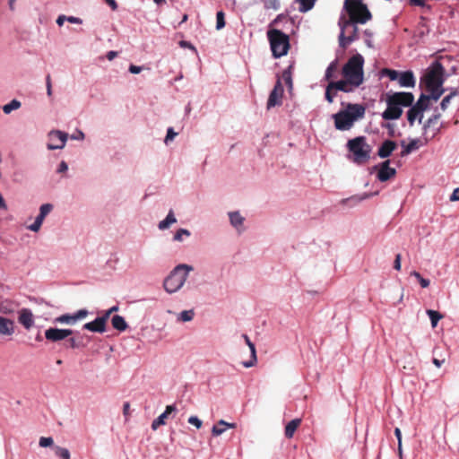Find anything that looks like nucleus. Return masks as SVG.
Instances as JSON below:
<instances>
[{
    "label": "nucleus",
    "mask_w": 459,
    "mask_h": 459,
    "mask_svg": "<svg viewBox=\"0 0 459 459\" xmlns=\"http://www.w3.org/2000/svg\"><path fill=\"white\" fill-rule=\"evenodd\" d=\"M414 101L411 92H389L386 94V109L382 113L385 120H395L402 117L403 108L411 107Z\"/></svg>",
    "instance_id": "nucleus-1"
},
{
    "label": "nucleus",
    "mask_w": 459,
    "mask_h": 459,
    "mask_svg": "<svg viewBox=\"0 0 459 459\" xmlns=\"http://www.w3.org/2000/svg\"><path fill=\"white\" fill-rule=\"evenodd\" d=\"M343 8L348 13L349 18L343 20V28L353 23L365 24L372 20V13L363 0H345Z\"/></svg>",
    "instance_id": "nucleus-2"
},
{
    "label": "nucleus",
    "mask_w": 459,
    "mask_h": 459,
    "mask_svg": "<svg viewBox=\"0 0 459 459\" xmlns=\"http://www.w3.org/2000/svg\"><path fill=\"white\" fill-rule=\"evenodd\" d=\"M365 111L366 108L361 104L348 103L345 109L333 115L335 128L341 131L351 129L355 121L364 117Z\"/></svg>",
    "instance_id": "nucleus-3"
},
{
    "label": "nucleus",
    "mask_w": 459,
    "mask_h": 459,
    "mask_svg": "<svg viewBox=\"0 0 459 459\" xmlns=\"http://www.w3.org/2000/svg\"><path fill=\"white\" fill-rule=\"evenodd\" d=\"M348 158L357 165H364L370 160L371 146L365 136H357L347 142Z\"/></svg>",
    "instance_id": "nucleus-4"
},
{
    "label": "nucleus",
    "mask_w": 459,
    "mask_h": 459,
    "mask_svg": "<svg viewBox=\"0 0 459 459\" xmlns=\"http://www.w3.org/2000/svg\"><path fill=\"white\" fill-rule=\"evenodd\" d=\"M364 58L360 54L352 56L342 69V74L345 79H348L351 85L359 87L363 83Z\"/></svg>",
    "instance_id": "nucleus-5"
},
{
    "label": "nucleus",
    "mask_w": 459,
    "mask_h": 459,
    "mask_svg": "<svg viewBox=\"0 0 459 459\" xmlns=\"http://www.w3.org/2000/svg\"><path fill=\"white\" fill-rule=\"evenodd\" d=\"M273 57L279 58L288 54L290 48V37L278 29H270L267 31Z\"/></svg>",
    "instance_id": "nucleus-6"
},
{
    "label": "nucleus",
    "mask_w": 459,
    "mask_h": 459,
    "mask_svg": "<svg viewBox=\"0 0 459 459\" xmlns=\"http://www.w3.org/2000/svg\"><path fill=\"white\" fill-rule=\"evenodd\" d=\"M191 271H193L191 265L182 264L176 266L164 281L163 286L165 290L169 293L178 291L184 285Z\"/></svg>",
    "instance_id": "nucleus-7"
},
{
    "label": "nucleus",
    "mask_w": 459,
    "mask_h": 459,
    "mask_svg": "<svg viewBox=\"0 0 459 459\" xmlns=\"http://www.w3.org/2000/svg\"><path fill=\"white\" fill-rule=\"evenodd\" d=\"M446 69L439 61H435L426 71L422 81L426 88L441 87L445 82Z\"/></svg>",
    "instance_id": "nucleus-8"
},
{
    "label": "nucleus",
    "mask_w": 459,
    "mask_h": 459,
    "mask_svg": "<svg viewBox=\"0 0 459 459\" xmlns=\"http://www.w3.org/2000/svg\"><path fill=\"white\" fill-rule=\"evenodd\" d=\"M358 23H353L343 28V20H340L339 26L341 27V33L339 36V44L342 48H346L349 44L359 39Z\"/></svg>",
    "instance_id": "nucleus-9"
},
{
    "label": "nucleus",
    "mask_w": 459,
    "mask_h": 459,
    "mask_svg": "<svg viewBox=\"0 0 459 459\" xmlns=\"http://www.w3.org/2000/svg\"><path fill=\"white\" fill-rule=\"evenodd\" d=\"M390 160H385L373 169L377 170V178L381 182H385L396 175V169L390 167Z\"/></svg>",
    "instance_id": "nucleus-10"
},
{
    "label": "nucleus",
    "mask_w": 459,
    "mask_h": 459,
    "mask_svg": "<svg viewBox=\"0 0 459 459\" xmlns=\"http://www.w3.org/2000/svg\"><path fill=\"white\" fill-rule=\"evenodd\" d=\"M283 86L280 80H278L271 91L268 101H267V108H271L275 106H279L281 104V99L283 96Z\"/></svg>",
    "instance_id": "nucleus-11"
},
{
    "label": "nucleus",
    "mask_w": 459,
    "mask_h": 459,
    "mask_svg": "<svg viewBox=\"0 0 459 459\" xmlns=\"http://www.w3.org/2000/svg\"><path fill=\"white\" fill-rule=\"evenodd\" d=\"M50 143L48 144L49 150L62 149L65 145L67 134L61 131H54L49 134Z\"/></svg>",
    "instance_id": "nucleus-12"
},
{
    "label": "nucleus",
    "mask_w": 459,
    "mask_h": 459,
    "mask_svg": "<svg viewBox=\"0 0 459 459\" xmlns=\"http://www.w3.org/2000/svg\"><path fill=\"white\" fill-rule=\"evenodd\" d=\"M73 333L71 329L48 328L45 331V337L51 342H58L65 339Z\"/></svg>",
    "instance_id": "nucleus-13"
},
{
    "label": "nucleus",
    "mask_w": 459,
    "mask_h": 459,
    "mask_svg": "<svg viewBox=\"0 0 459 459\" xmlns=\"http://www.w3.org/2000/svg\"><path fill=\"white\" fill-rule=\"evenodd\" d=\"M397 148V143L393 140H385L377 150V156L381 159H386Z\"/></svg>",
    "instance_id": "nucleus-14"
},
{
    "label": "nucleus",
    "mask_w": 459,
    "mask_h": 459,
    "mask_svg": "<svg viewBox=\"0 0 459 459\" xmlns=\"http://www.w3.org/2000/svg\"><path fill=\"white\" fill-rule=\"evenodd\" d=\"M87 315L88 311L86 309H80L74 315H62L56 321L62 324L74 325L77 320L84 318Z\"/></svg>",
    "instance_id": "nucleus-15"
},
{
    "label": "nucleus",
    "mask_w": 459,
    "mask_h": 459,
    "mask_svg": "<svg viewBox=\"0 0 459 459\" xmlns=\"http://www.w3.org/2000/svg\"><path fill=\"white\" fill-rule=\"evenodd\" d=\"M330 85V88H333L335 91H341L343 92H351L356 88L355 86L351 85V82H349L348 79L340 80L337 82L331 81L328 83Z\"/></svg>",
    "instance_id": "nucleus-16"
},
{
    "label": "nucleus",
    "mask_w": 459,
    "mask_h": 459,
    "mask_svg": "<svg viewBox=\"0 0 459 459\" xmlns=\"http://www.w3.org/2000/svg\"><path fill=\"white\" fill-rule=\"evenodd\" d=\"M175 405H168L166 406L165 411L161 413L157 419H155L152 423V429L156 430L160 426L166 424V420L169 415L174 411H176Z\"/></svg>",
    "instance_id": "nucleus-17"
},
{
    "label": "nucleus",
    "mask_w": 459,
    "mask_h": 459,
    "mask_svg": "<svg viewBox=\"0 0 459 459\" xmlns=\"http://www.w3.org/2000/svg\"><path fill=\"white\" fill-rule=\"evenodd\" d=\"M398 82L402 87H411L415 86L416 81L414 74L411 71H405L400 73L398 77Z\"/></svg>",
    "instance_id": "nucleus-18"
},
{
    "label": "nucleus",
    "mask_w": 459,
    "mask_h": 459,
    "mask_svg": "<svg viewBox=\"0 0 459 459\" xmlns=\"http://www.w3.org/2000/svg\"><path fill=\"white\" fill-rule=\"evenodd\" d=\"M83 329L89 330L93 333H104L106 331V324L103 318L99 316L92 322L86 323Z\"/></svg>",
    "instance_id": "nucleus-19"
},
{
    "label": "nucleus",
    "mask_w": 459,
    "mask_h": 459,
    "mask_svg": "<svg viewBox=\"0 0 459 459\" xmlns=\"http://www.w3.org/2000/svg\"><path fill=\"white\" fill-rule=\"evenodd\" d=\"M18 320L26 329H30L34 323L33 315L28 308H23L20 311Z\"/></svg>",
    "instance_id": "nucleus-20"
},
{
    "label": "nucleus",
    "mask_w": 459,
    "mask_h": 459,
    "mask_svg": "<svg viewBox=\"0 0 459 459\" xmlns=\"http://www.w3.org/2000/svg\"><path fill=\"white\" fill-rule=\"evenodd\" d=\"M13 333V321L0 316V335H12Z\"/></svg>",
    "instance_id": "nucleus-21"
},
{
    "label": "nucleus",
    "mask_w": 459,
    "mask_h": 459,
    "mask_svg": "<svg viewBox=\"0 0 459 459\" xmlns=\"http://www.w3.org/2000/svg\"><path fill=\"white\" fill-rule=\"evenodd\" d=\"M236 424L235 423H228L223 420H219L215 425H213L212 429V434L214 437H218L221 434H223L227 429H235Z\"/></svg>",
    "instance_id": "nucleus-22"
},
{
    "label": "nucleus",
    "mask_w": 459,
    "mask_h": 459,
    "mask_svg": "<svg viewBox=\"0 0 459 459\" xmlns=\"http://www.w3.org/2000/svg\"><path fill=\"white\" fill-rule=\"evenodd\" d=\"M401 146L403 150L401 151L400 155L401 157H405L420 148V140L413 139L408 144H406L404 141H402Z\"/></svg>",
    "instance_id": "nucleus-23"
},
{
    "label": "nucleus",
    "mask_w": 459,
    "mask_h": 459,
    "mask_svg": "<svg viewBox=\"0 0 459 459\" xmlns=\"http://www.w3.org/2000/svg\"><path fill=\"white\" fill-rule=\"evenodd\" d=\"M301 421V419H294L285 426L284 435L287 438L293 437L294 433L300 426Z\"/></svg>",
    "instance_id": "nucleus-24"
},
{
    "label": "nucleus",
    "mask_w": 459,
    "mask_h": 459,
    "mask_svg": "<svg viewBox=\"0 0 459 459\" xmlns=\"http://www.w3.org/2000/svg\"><path fill=\"white\" fill-rule=\"evenodd\" d=\"M422 113L423 111L411 104L410 109L407 112V119L410 125L412 126L417 117H419V121L420 122L423 117Z\"/></svg>",
    "instance_id": "nucleus-25"
},
{
    "label": "nucleus",
    "mask_w": 459,
    "mask_h": 459,
    "mask_svg": "<svg viewBox=\"0 0 459 459\" xmlns=\"http://www.w3.org/2000/svg\"><path fill=\"white\" fill-rule=\"evenodd\" d=\"M111 324L115 329L120 332L126 330V328L128 327L125 318L118 315H116L111 318Z\"/></svg>",
    "instance_id": "nucleus-26"
},
{
    "label": "nucleus",
    "mask_w": 459,
    "mask_h": 459,
    "mask_svg": "<svg viewBox=\"0 0 459 459\" xmlns=\"http://www.w3.org/2000/svg\"><path fill=\"white\" fill-rule=\"evenodd\" d=\"M337 70H338V62L336 60H334L326 68L325 79L328 82L333 81V79L336 77L335 73L337 72Z\"/></svg>",
    "instance_id": "nucleus-27"
},
{
    "label": "nucleus",
    "mask_w": 459,
    "mask_h": 459,
    "mask_svg": "<svg viewBox=\"0 0 459 459\" xmlns=\"http://www.w3.org/2000/svg\"><path fill=\"white\" fill-rule=\"evenodd\" d=\"M458 95H459V90L453 89L451 91V92L442 100V101L440 103L441 109L445 111L447 108V107L449 106L451 100L454 97L458 96Z\"/></svg>",
    "instance_id": "nucleus-28"
},
{
    "label": "nucleus",
    "mask_w": 459,
    "mask_h": 459,
    "mask_svg": "<svg viewBox=\"0 0 459 459\" xmlns=\"http://www.w3.org/2000/svg\"><path fill=\"white\" fill-rule=\"evenodd\" d=\"M230 220L232 226L238 229L242 226L244 218L238 212H230Z\"/></svg>",
    "instance_id": "nucleus-29"
},
{
    "label": "nucleus",
    "mask_w": 459,
    "mask_h": 459,
    "mask_svg": "<svg viewBox=\"0 0 459 459\" xmlns=\"http://www.w3.org/2000/svg\"><path fill=\"white\" fill-rule=\"evenodd\" d=\"M22 106L21 101L17 100H13L8 104L3 106V111L4 114H10L12 111L20 108Z\"/></svg>",
    "instance_id": "nucleus-30"
},
{
    "label": "nucleus",
    "mask_w": 459,
    "mask_h": 459,
    "mask_svg": "<svg viewBox=\"0 0 459 459\" xmlns=\"http://www.w3.org/2000/svg\"><path fill=\"white\" fill-rule=\"evenodd\" d=\"M427 314L429 316L432 327H436L437 322L443 317L439 312L431 309L427 310Z\"/></svg>",
    "instance_id": "nucleus-31"
},
{
    "label": "nucleus",
    "mask_w": 459,
    "mask_h": 459,
    "mask_svg": "<svg viewBox=\"0 0 459 459\" xmlns=\"http://www.w3.org/2000/svg\"><path fill=\"white\" fill-rule=\"evenodd\" d=\"M427 90L430 92V96H429V99L431 98L434 100H437L442 96V94L445 92V89L442 86L441 87H433L432 89L427 88Z\"/></svg>",
    "instance_id": "nucleus-32"
},
{
    "label": "nucleus",
    "mask_w": 459,
    "mask_h": 459,
    "mask_svg": "<svg viewBox=\"0 0 459 459\" xmlns=\"http://www.w3.org/2000/svg\"><path fill=\"white\" fill-rule=\"evenodd\" d=\"M429 97L424 94H421L418 101L414 104L421 111H424L429 105Z\"/></svg>",
    "instance_id": "nucleus-33"
},
{
    "label": "nucleus",
    "mask_w": 459,
    "mask_h": 459,
    "mask_svg": "<svg viewBox=\"0 0 459 459\" xmlns=\"http://www.w3.org/2000/svg\"><path fill=\"white\" fill-rule=\"evenodd\" d=\"M300 6L299 11L302 13L307 12L313 8L316 0H297Z\"/></svg>",
    "instance_id": "nucleus-34"
},
{
    "label": "nucleus",
    "mask_w": 459,
    "mask_h": 459,
    "mask_svg": "<svg viewBox=\"0 0 459 459\" xmlns=\"http://www.w3.org/2000/svg\"><path fill=\"white\" fill-rule=\"evenodd\" d=\"M55 454L57 457L61 459H70V452L68 449L61 446H55Z\"/></svg>",
    "instance_id": "nucleus-35"
},
{
    "label": "nucleus",
    "mask_w": 459,
    "mask_h": 459,
    "mask_svg": "<svg viewBox=\"0 0 459 459\" xmlns=\"http://www.w3.org/2000/svg\"><path fill=\"white\" fill-rule=\"evenodd\" d=\"M247 346L250 349L252 359L248 362H244L243 365L246 368H250L256 362L255 347L253 342H250Z\"/></svg>",
    "instance_id": "nucleus-36"
},
{
    "label": "nucleus",
    "mask_w": 459,
    "mask_h": 459,
    "mask_svg": "<svg viewBox=\"0 0 459 459\" xmlns=\"http://www.w3.org/2000/svg\"><path fill=\"white\" fill-rule=\"evenodd\" d=\"M381 74L383 75H386L388 76V78L391 80V81H395V80H398V77H399V74L400 73L396 70H393V69H389V68H384L382 69L381 71Z\"/></svg>",
    "instance_id": "nucleus-37"
},
{
    "label": "nucleus",
    "mask_w": 459,
    "mask_h": 459,
    "mask_svg": "<svg viewBox=\"0 0 459 459\" xmlns=\"http://www.w3.org/2000/svg\"><path fill=\"white\" fill-rule=\"evenodd\" d=\"M411 276H414L418 281H419V283L420 284V286L422 288H428L430 284V281L429 279H425L423 278L420 273L416 272V271H413L411 273Z\"/></svg>",
    "instance_id": "nucleus-38"
},
{
    "label": "nucleus",
    "mask_w": 459,
    "mask_h": 459,
    "mask_svg": "<svg viewBox=\"0 0 459 459\" xmlns=\"http://www.w3.org/2000/svg\"><path fill=\"white\" fill-rule=\"evenodd\" d=\"M195 313L193 310H184L179 314L178 320L182 322H189L194 318Z\"/></svg>",
    "instance_id": "nucleus-39"
},
{
    "label": "nucleus",
    "mask_w": 459,
    "mask_h": 459,
    "mask_svg": "<svg viewBox=\"0 0 459 459\" xmlns=\"http://www.w3.org/2000/svg\"><path fill=\"white\" fill-rule=\"evenodd\" d=\"M225 26V14L222 11L216 13V29L221 30Z\"/></svg>",
    "instance_id": "nucleus-40"
},
{
    "label": "nucleus",
    "mask_w": 459,
    "mask_h": 459,
    "mask_svg": "<svg viewBox=\"0 0 459 459\" xmlns=\"http://www.w3.org/2000/svg\"><path fill=\"white\" fill-rule=\"evenodd\" d=\"M266 9L278 10L280 8V0H262Z\"/></svg>",
    "instance_id": "nucleus-41"
},
{
    "label": "nucleus",
    "mask_w": 459,
    "mask_h": 459,
    "mask_svg": "<svg viewBox=\"0 0 459 459\" xmlns=\"http://www.w3.org/2000/svg\"><path fill=\"white\" fill-rule=\"evenodd\" d=\"M336 92L333 88H330V85L328 84L326 86V89H325V100L329 102V103H333V99L336 95Z\"/></svg>",
    "instance_id": "nucleus-42"
},
{
    "label": "nucleus",
    "mask_w": 459,
    "mask_h": 459,
    "mask_svg": "<svg viewBox=\"0 0 459 459\" xmlns=\"http://www.w3.org/2000/svg\"><path fill=\"white\" fill-rule=\"evenodd\" d=\"M44 219L38 215L34 223H32L31 225L29 226V229L31 230V231H34V232H37L39 230L41 225H42V222H43Z\"/></svg>",
    "instance_id": "nucleus-43"
},
{
    "label": "nucleus",
    "mask_w": 459,
    "mask_h": 459,
    "mask_svg": "<svg viewBox=\"0 0 459 459\" xmlns=\"http://www.w3.org/2000/svg\"><path fill=\"white\" fill-rule=\"evenodd\" d=\"M53 205L50 204H45L40 206L39 209V216H41L43 219L52 211Z\"/></svg>",
    "instance_id": "nucleus-44"
},
{
    "label": "nucleus",
    "mask_w": 459,
    "mask_h": 459,
    "mask_svg": "<svg viewBox=\"0 0 459 459\" xmlns=\"http://www.w3.org/2000/svg\"><path fill=\"white\" fill-rule=\"evenodd\" d=\"M183 236L189 237L190 231L186 229H179L174 235V240L182 241Z\"/></svg>",
    "instance_id": "nucleus-45"
},
{
    "label": "nucleus",
    "mask_w": 459,
    "mask_h": 459,
    "mask_svg": "<svg viewBox=\"0 0 459 459\" xmlns=\"http://www.w3.org/2000/svg\"><path fill=\"white\" fill-rule=\"evenodd\" d=\"M290 68L291 66H290L287 70H284L282 73V78L290 87L292 86Z\"/></svg>",
    "instance_id": "nucleus-46"
},
{
    "label": "nucleus",
    "mask_w": 459,
    "mask_h": 459,
    "mask_svg": "<svg viewBox=\"0 0 459 459\" xmlns=\"http://www.w3.org/2000/svg\"><path fill=\"white\" fill-rule=\"evenodd\" d=\"M53 438L52 437H42L39 438V446L41 447H48V446H50L53 445Z\"/></svg>",
    "instance_id": "nucleus-47"
},
{
    "label": "nucleus",
    "mask_w": 459,
    "mask_h": 459,
    "mask_svg": "<svg viewBox=\"0 0 459 459\" xmlns=\"http://www.w3.org/2000/svg\"><path fill=\"white\" fill-rule=\"evenodd\" d=\"M188 423L195 426L197 429H200L202 427V420L198 419L196 416H191L188 419Z\"/></svg>",
    "instance_id": "nucleus-48"
},
{
    "label": "nucleus",
    "mask_w": 459,
    "mask_h": 459,
    "mask_svg": "<svg viewBox=\"0 0 459 459\" xmlns=\"http://www.w3.org/2000/svg\"><path fill=\"white\" fill-rule=\"evenodd\" d=\"M177 134H178L174 132L173 128L169 127L165 137V143H169V142L172 141Z\"/></svg>",
    "instance_id": "nucleus-49"
},
{
    "label": "nucleus",
    "mask_w": 459,
    "mask_h": 459,
    "mask_svg": "<svg viewBox=\"0 0 459 459\" xmlns=\"http://www.w3.org/2000/svg\"><path fill=\"white\" fill-rule=\"evenodd\" d=\"M46 87H47V94L48 96L52 95V83H51V77L49 74L46 77Z\"/></svg>",
    "instance_id": "nucleus-50"
},
{
    "label": "nucleus",
    "mask_w": 459,
    "mask_h": 459,
    "mask_svg": "<svg viewBox=\"0 0 459 459\" xmlns=\"http://www.w3.org/2000/svg\"><path fill=\"white\" fill-rule=\"evenodd\" d=\"M440 118V115L437 114V115H434L432 116L431 117H429L425 125V127L427 126H430L432 124H435L437 123Z\"/></svg>",
    "instance_id": "nucleus-51"
},
{
    "label": "nucleus",
    "mask_w": 459,
    "mask_h": 459,
    "mask_svg": "<svg viewBox=\"0 0 459 459\" xmlns=\"http://www.w3.org/2000/svg\"><path fill=\"white\" fill-rule=\"evenodd\" d=\"M401 259H402V256L400 254H397L395 255V259H394V268L397 271H400L401 270Z\"/></svg>",
    "instance_id": "nucleus-52"
},
{
    "label": "nucleus",
    "mask_w": 459,
    "mask_h": 459,
    "mask_svg": "<svg viewBox=\"0 0 459 459\" xmlns=\"http://www.w3.org/2000/svg\"><path fill=\"white\" fill-rule=\"evenodd\" d=\"M446 361V359L445 358H442V359H439V358H437L435 357L432 360L433 364L437 367V368H440Z\"/></svg>",
    "instance_id": "nucleus-53"
},
{
    "label": "nucleus",
    "mask_w": 459,
    "mask_h": 459,
    "mask_svg": "<svg viewBox=\"0 0 459 459\" xmlns=\"http://www.w3.org/2000/svg\"><path fill=\"white\" fill-rule=\"evenodd\" d=\"M165 220L169 223V224H172V223H175L177 221L175 216H174V213H173V211H169L167 217L165 218Z\"/></svg>",
    "instance_id": "nucleus-54"
},
{
    "label": "nucleus",
    "mask_w": 459,
    "mask_h": 459,
    "mask_svg": "<svg viewBox=\"0 0 459 459\" xmlns=\"http://www.w3.org/2000/svg\"><path fill=\"white\" fill-rule=\"evenodd\" d=\"M450 201H452V202L459 201V187L455 188L453 191V193L450 196Z\"/></svg>",
    "instance_id": "nucleus-55"
},
{
    "label": "nucleus",
    "mask_w": 459,
    "mask_h": 459,
    "mask_svg": "<svg viewBox=\"0 0 459 459\" xmlns=\"http://www.w3.org/2000/svg\"><path fill=\"white\" fill-rule=\"evenodd\" d=\"M143 70V67L137 66L134 65H131L129 66V72L132 74H139Z\"/></svg>",
    "instance_id": "nucleus-56"
},
{
    "label": "nucleus",
    "mask_w": 459,
    "mask_h": 459,
    "mask_svg": "<svg viewBox=\"0 0 459 459\" xmlns=\"http://www.w3.org/2000/svg\"><path fill=\"white\" fill-rule=\"evenodd\" d=\"M410 4L413 6H425V0H410Z\"/></svg>",
    "instance_id": "nucleus-57"
},
{
    "label": "nucleus",
    "mask_w": 459,
    "mask_h": 459,
    "mask_svg": "<svg viewBox=\"0 0 459 459\" xmlns=\"http://www.w3.org/2000/svg\"><path fill=\"white\" fill-rule=\"evenodd\" d=\"M170 225L171 224H169L166 220H163V221H160L159 229L163 230L168 229Z\"/></svg>",
    "instance_id": "nucleus-58"
},
{
    "label": "nucleus",
    "mask_w": 459,
    "mask_h": 459,
    "mask_svg": "<svg viewBox=\"0 0 459 459\" xmlns=\"http://www.w3.org/2000/svg\"><path fill=\"white\" fill-rule=\"evenodd\" d=\"M67 169H68V166H67L66 162L65 161H61V163L59 164V168H58L57 171L59 173H62V172L66 171Z\"/></svg>",
    "instance_id": "nucleus-59"
},
{
    "label": "nucleus",
    "mask_w": 459,
    "mask_h": 459,
    "mask_svg": "<svg viewBox=\"0 0 459 459\" xmlns=\"http://www.w3.org/2000/svg\"><path fill=\"white\" fill-rule=\"evenodd\" d=\"M129 411H130V403L128 402L125 403L123 405V413L125 416H129Z\"/></svg>",
    "instance_id": "nucleus-60"
},
{
    "label": "nucleus",
    "mask_w": 459,
    "mask_h": 459,
    "mask_svg": "<svg viewBox=\"0 0 459 459\" xmlns=\"http://www.w3.org/2000/svg\"><path fill=\"white\" fill-rule=\"evenodd\" d=\"M105 2L110 6L113 11L117 9V4L115 0H105Z\"/></svg>",
    "instance_id": "nucleus-61"
},
{
    "label": "nucleus",
    "mask_w": 459,
    "mask_h": 459,
    "mask_svg": "<svg viewBox=\"0 0 459 459\" xmlns=\"http://www.w3.org/2000/svg\"><path fill=\"white\" fill-rule=\"evenodd\" d=\"M67 21L71 23H76V24L82 23V20L80 18L74 17V16L67 17Z\"/></svg>",
    "instance_id": "nucleus-62"
},
{
    "label": "nucleus",
    "mask_w": 459,
    "mask_h": 459,
    "mask_svg": "<svg viewBox=\"0 0 459 459\" xmlns=\"http://www.w3.org/2000/svg\"><path fill=\"white\" fill-rule=\"evenodd\" d=\"M117 51H113V50H111V51H108V52L107 53V58H108L109 61L113 60V59H114L115 57H117Z\"/></svg>",
    "instance_id": "nucleus-63"
},
{
    "label": "nucleus",
    "mask_w": 459,
    "mask_h": 459,
    "mask_svg": "<svg viewBox=\"0 0 459 459\" xmlns=\"http://www.w3.org/2000/svg\"><path fill=\"white\" fill-rule=\"evenodd\" d=\"M68 342H69V346L72 348V349H75V348H78L79 347V344L76 342L75 339L74 338H70L68 340Z\"/></svg>",
    "instance_id": "nucleus-64"
}]
</instances>
